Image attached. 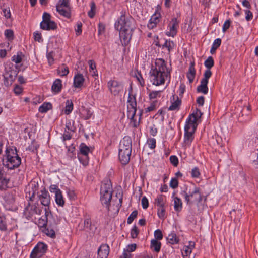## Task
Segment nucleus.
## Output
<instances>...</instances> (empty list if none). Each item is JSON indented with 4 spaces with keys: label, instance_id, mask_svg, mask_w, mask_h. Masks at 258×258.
Instances as JSON below:
<instances>
[{
    "label": "nucleus",
    "instance_id": "a878e982",
    "mask_svg": "<svg viewBox=\"0 0 258 258\" xmlns=\"http://www.w3.org/2000/svg\"><path fill=\"white\" fill-rule=\"evenodd\" d=\"M50 214V212L48 210L45 208V215L42 216L41 218H40L38 221V225L40 227H44L47 225V217Z\"/></svg>",
    "mask_w": 258,
    "mask_h": 258
},
{
    "label": "nucleus",
    "instance_id": "774afa93",
    "mask_svg": "<svg viewBox=\"0 0 258 258\" xmlns=\"http://www.w3.org/2000/svg\"><path fill=\"white\" fill-rule=\"evenodd\" d=\"M82 24L81 22L77 23V28L75 29V31L77 35H79L82 33Z\"/></svg>",
    "mask_w": 258,
    "mask_h": 258
},
{
    "label": "nucleus",
    "instance_id": "4d7b16f0",
    "mask_svg": "<svg viewBox=\"0 0 258 258\" xmlns=\"http://www.w3.org/2000/svg\"><path fill=\"white\" fill-rule=\"evenodd\" d=\"M5 35L9 39L12 40L14 37L13 31L11 29H7L5 31Z\"/></svg>",
    "mask_w": 258,
    "mask_h": 258
},
{
    "label": "nucleus",
    "instance_id": "9b49d317",
    "mask_svg": "<svg viewBox=\"0 0 258 258\" xmlns=\"http://www.w3.org/2000/svg\"><path fill=\"white\" fill-rule=\"evenodd\" d=\"M197 125L192 123H186L184 126V142L186 144L190 143L193 140V134L195 133Z\"/></svg>",
    "mask_w": 258,
    "mask_h": 258
},
{
    "label": "nucleus",
    "instance_id": "bf43d9fd",
    "mask_svg": "<svg viewBox=\"0 0 258 258\" xmlns=\"http://www.w3.org/2000/svg\"><path fill=\"white\" fill-rule=\"evenodd\" d=\"M170 161L174 166L176 167L178 164V158L175 155H172L170 157Z\"/></svg>",
    "mask_w": 258,
    "mask_h": 258
},
{
    "label": "nucleus",
    "instance_id": "7c9ffc66",
    "mask_svg": "<svg viewBox=\"0 0 258 258\" xmlns=\"http://www.w3.org/2000/svg\"><path fill=\"white\" fill-rule=\"evenodd\" d=\"M57 72L61 77L66 76L69 73V70L66 65L63 64L58 68Z\"/></svg>",
    "mask_w": 258,
    "mask_h": 258
},
{
    "label": "nucleus",
    "instance_id": "09e8293b",
    "mask_svg": "<svg viewBox=\"0 0 258 258\" xmlns=\"http://www.w3.org/2000/svg\"><path fill=\"white\" fill-rule=\"evenodd\" d=\"M200 172L197 167L193 168L191 171V175L192 178H199L200 176Z\"/></svg>",
    "mask_w": 258,
    "mask_h": 258
},
{
    "label": "nucleus",
    "instance_id": "5701e85b",
    "mask_svg": "<svg viewBox=\"0 0 258 258\" xmlns=\"http://www.w3.org/2000/svg\"><path fill=\"white\" fill-rule=\"evenodd\" d=\"M202 114L200 110L197 109L196 111L189 116L188 120L186 121V123H192L193 124H196L198 119L201 117Z\"/></svg>",
    "mask_w": 258,
    "mask_h": 258
},
{
    "label": "nucleus",
    "instance_id": "20e7f679",
    "mask_svg": "<svg viewBox=\"0 0 258 258\" xmlns=\"http://www.w3.org/2000/svg\"><path fill=\"white\" fill-rule=\"evenodd\" d=\"M132 152V139L129 136H125L121 140L119 149V159L124 165L128 163Z\"/></svg>",
    "mask_w": 258,
    "mask_h": 258
},
{
    "label": "nucleus",
    "instance_id": "8fccbe9b",
    "mask_svg": "<svg viewBox=\"0 0 258 258\" xmlns=\"http://www.w3.org/2000/svg\"><path fill=\"white\" fill-rule=\"evenodd\" d=\"M139 234V230L136 225H134L131 231V236L132 238H136Z\"/></svg>",
    "mask_w": 258,
    "mask_h": 258
},
{
    "label": "nucleus",
    "instance_id": "a211bd4d",
    "mask_svg": "<svg viewBox=\"0 0 258 258\" xmlns=\"http://www.w3.org/2000/svg\"><path fill=\"white\" fill-rule=\"evenodd\" d=\"M109 253V247L107 244H102L98 250V258H107Z\"/></svg>",
    "mask_w": 258,
    "mask_h": 258
},
{
    "label": "nucleus",
    "instance_id": "473e14b6",
    "mask_svg": "<svg viewBox=\"0 0 258 258\" xmlns=\"http://www.w3.org/2000/svg\"><path fill=\"white\" fill-rule=\"evenodd\" d=\"M167 240L171 244H175L179 242V239L174 232H172L168 235Z\"/></svg>",
    "mask_w": 258,
    "mask_h": 258
},
{
    "label": "nucleus",
    "instance_id": "c85d7f7f",
    "mask_svg": "<svg viewBox=\"0 0 258 258\" xmlns=\"http://www.w3.org/2000/svg\"><path fill=\"white\" fill-rule=\"evenodd\" d=\"M196 70L194 68V63L191 62L189 67L188 72L187 73V77L189 82L191 83L194 81L195 77Z\"/></svg>",
    "mask_w": 258,
    "mask_h": 258
},
{
    "label": "nucleus",
    "instance_id": "79ce46f5",
    "mask_svg": "<svg viewBox=\"0 0 258 258\" xmlns=\"http://www.w3.org/2000/svg\"><path fill=\"white\" fill-rule=\"evenodd\" d=\"M78 158L80 163H81L83 166H86L88 165L89 162L88 156L78 154Z\"/></svg>",
    "mask_w": 258,
    "mask_h": 258
},
{
    "label": "nucleus",
    "instance_id": "4468645a",
    "mask_svg": "<svg viewBox=\"0 0 258 258\" xmlns=\"http://www.w3.org/2000/svg\"><path fill=\"white\" fill-rule=\"evenodd\" d=\"M136 111L134 110L133 112L132 111H127V117L130 120V125L136 128L139 125L142 112L139 113V116L136 115Z\"/></svg>",
    "mask_w": 258,
    "mask_h": 258
},
{
    "label": "nucleus",
    "instance_id": "a19ab883",
    "mask_svg": "<svg viewBox=\"0 0 258 258\" xmlns=\"http://www.w3.org/2000/svg\"><path fill=\"white\" fill-rule=\"evenodd\" d=\"M174 46L175 44L173 41L170 40H166L162 46V48H166L169 52H170L171 50H172L174 48Z\"/></svg>",
    "mask_w": 258,
    "mask_h": 258
},
{
    "label": "nucleus",
    "instance_id": "7ed1b4c3",
    "mask_svg": "<svg viewBox=\"0 0 258 258\" xmlns=\"http://www.w3.org/2000/svg\"><path fill=\"white\" fill-rule=\"evenodd\" d=\"M3 165L9 169H14L19 166L21 159L18 156L16 148H7L2 159Z\"/></svg>",
    "mask_w": 258,
    "mask_h": 258
},
{
    "label": "nucleus",
    "instance_id": "603ef678",
    "mask_svg": "<svg viewBox=\"0 0 258 258\" xmlns=\"http://www.w3.org/2000/svg\"><path fill=\"white\" fill-rule=\"evenodd\" d=\"M147 144L148 147L151 149H153L156 147V139L154 138H150L147 140Z\"/></svg>",
    "mask_w": 258,
    "mask_h": 258
},
{
    "label": "nucleus",
    "instance_id": "864d4df0",
    "mask_svg": "<svg viewBox=\"0 0 258 258\" xmlns=\"http://www.w3.org/2000/svg\"><path fill=\"white\" fill-rule=\"evenodd\" d=\"M156 102H152L148 107L145 108V112L148 113L154 110L156 108Z\"/></svg>",
    "mask_w": 258,
    "mask_h": 258
},
{
    "label": "nucleus",
    "instance_id": "aec40b11",
    "mask_svg": "<svg viewBox=\"0 0 258 258\" xmlns=\"http://www.w3.org/2000/svg\"><path fill=\"white\" fill-rule=\"evenodd\" d=\"M175 192L173 193L172 198L173 199L174 209L177 212H179L182 209V202L180 198L175 196Z\"/></svg>",
    "mask_w": 258,
    "mask_h": 258
},
{
    "label": "nucleus",
    "instance_id": "a18cd8bd",
    "mask_svg": "<svg viewBox=\"0 0 258 258\" xmlns=\"http://www.w3.org/2000/svg\"><path fill=\"white\" fill-rule=\"evenodd\" d=\"M23 55L22 52H19L17 55H14L12 58V60L16 63H19L21 62Z\"/></svg>",
    "mask_w": 258,
    "mask_h": 258
},
{
    "label": "nucleus",
    "instance_id": "f704fd0d",
    "mask_svg": "<svg viewBox=\"0 0 258 258\" xmlns=\"http://www.w3.org/2000/svg\"><path fill=\"white\" fill-rule=\"evenodd\" d=\"M90 149L85 144L81 143L80 145V152L78 154L88 156Z\"/></svg>",
    "mask_w": 258,
    "mask_h": 258
},
{
    "label": "nucleus",
    "instance_id": "0eeeda50",
    "mask_svg": "<svg viewBox=\"0 0 258 258\" xmlns=\"http://www.w3.org/2000/svg\"><path fill=\"white\" fill-rule=\"evenodd\" d=\"M42 21L40 23V28L45 30H55L57 28L56 24L51 20V15L44 12L42 16Z\"/></svg>",
    "mask_w": 258,
    "mask_h": 258
},
{
    "label": "nucleus",
    "instance_id": "6ab92c4d",
    "mask_svg": "<svg viewBox=\"0 0 258 258\" xmlns=\"http://www.w3.org/2000/svg\"><path fill=\"white\" fill-rule=\"evenodd\" d=\"M195 247V243L191 241H189L188 245L184 246L182 250V256L184 257L190 255Z\"/></svg>",
    "mask_w": 258,
    "mask_h": 258
},
{
    "label": "nucleus",
    "instance_id": "6e6d98bb",
    "mask_svg": "<svg viewBox=\"0 0 258 258\" xmlns=\"http://www.w3.org/2000/svg\"><path fill=\"white\" fill-rule=\"evenodd\" d=\"M155 239L160 240L163 238V234L161 231L159 229L156 230L154 232Z\"/></svg>",
    "mask_w": 258,
    "mask_h": 258
},
{
    "label": "nucleus",
    "instance_id": "58836bf2",
    "mask_svg": "<svg viewBox=\"0 0 258 258\" xmlns=\"http://www.w3.org/2000/svg\"><path fill=\"white\" fill-rule=\"evenodd\" d=\"M52 107L50 103H44L39 108V111L41 113H45L50 110Z\"/></svg>",
    "mask_w": 258,
    "mask_h": 258
},
{
    "label": "nucleus",
    "instance_id": "5fc2aeb1",
    "mask_svg": "<svg viewBox=\"0 0 258 258\" xmlns=\"http://www.w3.org/2000/svg\"><path fill=\"white\" fill-rule=\"evenodd\" d=\"M170 186L173 188H176L178 186V181L177 178H172L170 182L169 183Z\"/></svg>",
    "mask_w": 258,
    "mask_h": 258
},
{
    "label": "nucleus",
    "instance_id": "2eb2a0df",
    "mask_svg": "<svg viewBox=\"0 0 258 258\" xmlns=\"http://www.w3.org/2000/svg\"><path fill=\"white\" fill-rule=\"evenodd\" d=\"M161 19V15L159 12L156 11L150 18L149 23L147 24V27L149 29H153L157 27V25L159 23Z\"/></svg>",
    "mask_w": 258,
    "mask_h": 258
},
{
    "label": "nucleus",
    "instance_id": "72a5a7b5",
    "mask_svg": "<svg viewBox=\"0 0 258 258\" xmlns=\"http://www.w3.org/2000/svg\"><path fill=\"white\" fill-rule=\"evenodd\" d=\"M165 197L162 195H158L155 199V204L157 207L165 206Z\"/></svg>",
    "mask_w": 258,
    "mask_h": 258
},
{
    "label": "nucleus",
    "instance_id": "ea45409f",
    "mask_svg": "<svg viewBox=\"0 0 258 258\" xmlns=\"http://www.w3.org/2000/svg\"><path fill=\"white\" fill-rule=\"evenodd\" d=\"M157 215L159 218L161 219H165L166 218V212L165 206L161 207H158Z\"/></svg>",
    "mask_w": 258,
    "mask_h": 258
},
{
    "label": "nucleus",
    "instance_id": "37998d69",
    "mask_svg": "<svg viewBox=\"0 0 258 258\" xmlns=\"http://www.w3.org/2000/svg\"><path fill=\"white\" fill-rule=\"evenodd\" d=\"M162 91H152L149 92V97L150 100L160 97Z\"/></svg>",
    "mask_w": 258,
    "mask_h": 258
},
{
    "label": "nucleus",
    "instance_id": "f03ea898",
    "mask_svg": "<svg viewBox=\"0 0 258 258\" xmlns=\"http://www.w3.org/2000/svg\"><path fill=\"white\" fill-rule=\"evenodd\" d=\"M150 74V80L156 86L164 84L165 80L170 78V72L166 67L164 60L162 58H157L155 60Z\"/></svg>",
    "mask_w": 258,
    "mask_h": 258
},
{
    "label": "nucleus",
    "instance_id": "c756f323",
    "mask_svg": "<svg viewBox=\"0 0 258 258\" xmlns=\"http://www.w3.org/2000/svg\"><path fill=\"white\" fill-rule=\"evenodd\" d=\"M161 243L156 239H152L151 241V248L156 252H159L160 250Z\"/></svg>",
    "mask_w": 258,
    "mask_h": 258
},
{
    "label": "nucleus",
    "instance_id": "2f4dec72",
    "mask_svg": "<svg viewBox=\"0 0 258 258\" xmlns=\"http://www.w3.org/2000/svg\"><path fill=\"white\" fill-rule=\"evenodd\" d=\"M84 228L87 231H91L93 232V229L94 226L92 225L90 217L89 216H87L85 218L84 221Z\"/></svg>",
    "mask_w": 258,
    "mask_h": 258
},
{
    "label": "nucleus",
    "instance_id": "e433bc0d",
    "mask_svg": "<svg viewBox=\"0 0 258 258\" xmlns=\"http://www.w3.org/2000/svg\"><path fill=\"white\" fill-rule=\"evenodd\" d=\"M55 200L56 204L61 207L64 205V201L61 191L55 195Z\"/></svg>",
    "mask_w": 258,
    "mask_h": 258
},
{
    "label": "nucleus",
    "instance_id": "680f3d73",
    "mask_svg": "<svg viewBox=\"0 0 258 258\" xmlns=\"http://www.w3.org/2000/svg\"><path fill=\"white\" fill-rule=\"evenodd\" d=\"M56 6H61V8L70 7L69 0H59L58 5Z\"/></svg>",
    "mask_w": 258,
    "mask_h": 258
},
{
    "label": "nucleus",
    "instance_id": "1a4fd4ad",
    "mask_svg": "<svg viewBox=\"0 0 258 258\" xmlns=\"http://www.w3.org/2000/svg\"><path fill=\"white\" fill-rule=\"evenodd\" d=\"M107 87L112 95L116 96L123 90V86L121 82L111 79L107 82Z\"/></svg>",
    "mask_w": 258,
    "mask_h": 258
},
{
    "label": "nucleus",
    "instance_id": "69168bd1",
    "mask_svg": "<svg viewBox=\"0 0 258 258\" xmlns=\"http://www.w3.org/2000/svg\"><path fill=\"white\" fill-rule=\"evenodd\" d=\"M230 24L231 22L230 20H227L225 21L222 27L223 32H225L227 29L229 28Z\"/></svg>",
    "mask_w": 258,
    "mask_h": 258
},
{
    "label": "nucleus",
    "instance_id": "338daca9",
    "mask_svg": "<svg viewBox=\"0 0 258 258\" xmlns=\"http://www.w3.org/2000/svg\"><path fill=\"white\" fill-rule=\"evenodd\" d=\"M245 13L246 15L245 19L246 21H249L252 19L253 15L251 11L246 10L245 11Z\"/></svg>",
    "mask_w": 258,
    "mask_h": 258
},
{
    "label": "nucleus",
    "instance_id": "dca6fc26",
    "mask_svg": "<svg viewBox=\"0 0 258 258\" xmlns=\"http://www.w3.org/2000/svg\"><path fill=\"white\" fill-rule=\"evenodd\" d=\"M39 199L41 204L45 207H48L50 203V197L48 192L43 188L41 190V193L38 195Z\"/></svg>",
    "mask_w": 258,
    "mask_h": 258
},
{
    "label": "nucleus",
    "instance_id": "de8ad7c7",
    "mask_svg": "<svg viewBox=\"0 0 258 258\" xmlns=\"http://www.w3.org/2000/svg\"><path fill=\"white\" fill-rule=\"evenodd\" d=\"M138 215V211L135 210L132 212L127 220V223L128 224H131L134 219L137 217Z\"/></svg>",
    "mask_w": 258,
    "mask_h": 258
},
{
    "label": "nucleus",
    "instance_id": "423d86ee",
    "mask_svg": "<svg viewBox=\"0 0 258 258\" xmlns=\"http://www.w3.org/2000/svg\"><path fill=\"white\" fill-rule=\"evenodd\" d=\"M181 194L184 197L187 205L199 204L202 200L200 188L196 186L192 189H190L188 192L183 191Z\"/></svg>",
    "mask_w": 258,
    "mask_h": 258
},
{
    "label": "nucleus",
    "instance_id": "b1692460",
    "mask_svg": "<svg viewBox=\"0 0 258 258\" xmlns=\"http://www.w3.org/2000/svg\"><path fill=\"white\" fill-rule=\"evenodd\" d=\"M29 188H31V190L29 191V199L32 200V198L37 194H38L39 185L38 183L35 182H32L29 184Z\"/></svg>",
    "mask_w": 258,
    "mask_h": 258
},
{
    "label": "nucleus",
    "instance_id": "f8f14e48",
    "mask_svg": "<svg viewBox=\"0 0 258 258\" xmlns=\"http://www.w3.org/2000/svg\"><path fill=\"white\" fill-rule=\"evenodd\" d=\"M41 211V209L38 207V204H30L29 203L25 209L24 214L27 218L29 219L35 214H40Z\"/></svg>",
    "mask_w": 258,
    "mask_h": 258
},
{
    "label": "nucleus",
    "instance_id": "e2e57ef3",
    "mask_svg": "<svg viewBox=\"0 0 258 258\" xmlns=\"http://www.w3.org/2000/svg\"><path fill=\"white\" fill-rule=\"evenodd\" d=\"M141 204L143 209H146L149 206V202L146 197H143L141 200Z\"/></svg>",
    "mask_w": 258,
    "mask_h": 258
},
{
    "label": "nucleus",
    "instance_id": "13d9d810",
    "mask_svg": "<svg viewBox=\"0 0 258 258\" xmlns=\"http://www.w3.org/2000/svg\"><path fill=\"white\" fill-rule=\"evenodd\" d=\"M49 190L51 192L54 193L55 195L61 192V190L58 188V186L55 184L50 185Z\"/></svg>",
    "mask_w": 258,
    "mask_h": 258
},
{
    "label": "nucleus",
    "instance_id": "9d476101",
    "mask_svg": "<svg viewBox=\"0 0 258 258\" xmlns=\"http://www.w3.org/2000/svg\"><path fill=\"white\" fill-rule=\"evenodd\" d=\"M47 246L43 242H39L31 253L30 258H41L46 252Z\"/></svg>",
    "mask_w": 258,
    "mask_h": 258
},
{
    "label": "nucleus",
    "instance_id": "f3484780",
    "mask_svg": "<svg viewBox=\"0 0 258 258\" xmlns=\"http://www.w3.org/2000/svg\"><path fill=\"white\" fill-rule=\"evenodd\" d=\"M127 103V111H137V102L135 95L129 93Z\"/></svg>",
    "mask_w": 258,
    "mask_h": 258
},
{
    "label": "nucleus",
    "instance_id": "4c0bfd02",
    "mask_svg": "<svg viewBox=\"0 0 258 258\" xmlns=\"http://www.w3.org/2000/svg\"><path fill=\"white\" fill-rule=\"evenodd\" d=\"M73 109V103L71 100H67L66 102V107L64 113L67 115H69Z\"/></svg>",
    "mask_w": 258,
    "mask_h": 258
},
{
    "label": "nucleus",
    "instance_id": "3c124183",
    "mask_svg": "<svg viewBox=\"0 0 258 258\" xmlns=\"http://www.w3.org/2000/svg\"><path fill=\"white\" fill-rule=\"evenodd\" d=\"M0 230L1 231L7 230V224L5 218L0 217Z\"/></svg>",
    "mask_w": 258,
    "mask_h": 258
},
{
    "label": "nucleus",
    "instance_id": "c03bdc74",
    "mask_svg": "<svg viewBox=\"0 0 258 258\" xmlns=\"http://www.w3.org/2000/svg\"><path fill=\"white\" fill-rule=\"evenodd\" d=\"M214 60L212 56L208 57L204 62V65L207 68V70H210V69L214 66Z\"/></svg>",
    "mask_w": 258,
    "mask_h": 258
},
{
    "label": "nucleus",
    "instance_id": "39448f33",
    "mask_svg": "<svg viewBox=\"0 0 258 258\" xmlns=\"http://www.w3.org/2000/svg\"><path fill=\"white\" fill-rule=\"evenodd\" d=\"M112 187L110 180H105L100 188V201L102 204L109 210V205L112 195Z\"/></svg>",
    "mask_w": 258,
    "mask_h": 258
},
{
    "label": "nucleus",
    "instance_id": "49530a36",
    "mask_svg": "<svg viewBox=\"0 0 258 258\" xmlns=\"http://www.w3.org/2000/svg\"><path fill=\"white\" fill-rule=\"evenodd\" d=\"M91 9L88 12V15L89 17L93 18L95 14L96 5L94 1H92L90 4Z\"/></svg>",
    "mask_w": 258,
    "mask_h": 258
},
{
    "label": "nucleus",
    "instance_id": "ddd939ff",
    "mask_svg": "<svg viewBox=\"0 0 258 258\" xmlns=\"http://www.w3.org/2000/svg\"><path fill=\"white\" fill-rule=\"evenodd\" d=\"M179 23V21L176 18H173L168 25V29L169 31L166 32V35L173 37L175 36L177 33Z\"/></svg>",
    "mask_w": 258,
    "mask_h": 258
},
{
    "label": "nucleus",
    "instance_id": "6e6552de",
    "mask_svg": "<svg viewBox=\"0 0 258 258\" xmlns=\"http://www.w3.org/2000/svg\"><path fill=\"white\" fill-rule=\"evenodd\" d=\"M212 75L211 70H206L204 73V77L201 79L200 85L197 87V91L198 92L202 93L204 94H207L208 92L207 84L209 79Z\"/></svg>",
    "mask_w": 258,
    "mask_h": 258
},
{
    "label": "nucleus",
    "instance_id": "393cba45",
    "mask_svg": "<svg viewBox=\"0 0 258 258\" xmlns=\"http://www.w3.org/2000/svg\"><path fill=\"white\" fill-rule=\"evenodd\" d=\"M173 101L171 102V105L169 106L168 109L169 110H178L179 109L181 103V100L179 99L177 96H173Z\"/></svg>",
    "mask_w": 258,
    "mask_h": 258
},
{
    "label": "nucleus",
    "instance_id": "412c9836",
    "mask_svg": "<svg viewBox=\"0 0 258 258\" xmlns=\"http://www.w3.org/2000/svg\"><path fill=\"white\" fill-rule=\"evenodd\" d=\"M62 88V81L60 79H56L52 85L51 91L54 94H58L61 92Z\"/></svg>",
    "mask_w": 258,
    "mask_h": 258
},
{
    "label": "nucleus",
    "instance_id": "0e129e2a",
    "mask_svg": "<svg viewBox=\"0 0 258 258\" xmlns=\"http://www.w3.org/2000/svg\"><path fill=\"white\" fill-rule=\"evenodd\" d=\"M136 77L137 80L138 81V82H139L140 84L142 86H144L145 85V81H144V80L143 79L141 74L140 73H139V72H137V74H136Z\"/></svg>",
    "mask_w": 258,
    "mask_h": 258
},
{
    "label": "nucleus",
    "instance_id": "cd10ccee",
    "mask_svg": "<svg viewBox=\"0 0 258 258\" xmlns=\"http://www.w3.org/2000/svg\"><path fill=\"white\" fill-rule=\"evenodd\" d=\"M9 182V178L4 175V172L0 174V189L8 188Z\"/></svg>",
    "mask_w": 258,
    "mask_h": 258
},
{
    "label": "nucleus",
    "instance_id": "052dcab7",
    "mask_svg": "<svg viewBox=\"0 0 258 258\" xmlns=\"http://www.w3.org/2000/svg\"><path fill=\"white\" fill-rule=\"evenodd\" d=\"M44 233L46 234V235L52 238L55 237V231L52 229H45L44 230Z\"/></svg>",
    "mask_w": 258,
    "mask_h": 258
},
{
    "label": "nucleus",
    "instance_id": "4be33fe9",
    "mask_svg": "<svg viewBox=\"0 0 258 258\" xmlns=\"http://www.w3.org/2000/svg\"><path fill=\"white\" fill-rule=\"evenodd\" d=\"M84 82L83 76L81 74H77L74 77L73 85L75 88H81Z\"/></svg>",
    "mask_w": 258,
    "mask_h": 258
},
{
    "label": "nucleus",
    "instance_id": "f257e3e1",
    "mask_svg": "<svg viewBox=\"0 0 258 258\" xmlns=\"http://www.w3.org/2000/svg\"><path fill=\"white\" fill-rule=\"evenodd\" d=\"M134 23L135 21L133 18L123 14L115 22V28L119 31V37L123 45L126 46L130 42L135 28Z\"/></svg>",
    "mask_w": 258,
    "mask_h": 258
},
{
    "label": "nucleus",
    "instance_id": "bb28decb",
    "mask_svg": "<svg viewBox=\"0 0 258 258\" xmlns=\"http://www.w3.org/2000/svg\"><path fill=\"white\" fill-rule=\"evenodd\" d=\"M56 10L60 15L67 18L71 17V10L70 7L61 8V6H56Z\"/></svg>",
    "mask_w": 258,
    "mask_h": 258
},
{
    "label": "nucleus",
    "instance_id": "c9c22d12",
    "mask_svg": "<svg viewBox=\"0 0 258 258\" xmlns=\"http://www.w3.org/2000/svg\"><path fill=\"white\" fill-rule=\"evenodd\" d=\"M92 115V112L88 108H84L81 113V116L85 120L89 119Z\"/></svg>",
    "mask_w": 258,
    "mask_h": 258
}]
</instances>
